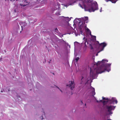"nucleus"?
<instances>
[{"label": "nucleus", "mask_w": 120, "mask_h": 120, "mask_svg": "<svg viewBox=\"0 0 120 120\" xmlns=\"http://www.w3.org/2000/svg\"><path fill=\"white\" fill-rule=\"evenodd\" d=\"M108 62V60H103L101 61H98L96 63L97 65L98 66L101 64V65L99 67L96 68L95 69L97 73L101 74L104 72L105 71H107L108 72L110 70V69L111 64L106 63Z\"/></svg>", "instance_id": "nucleus-1"}, {"label": "nucleus", "mask_w": 120, "mask_h": 120, "mask_svg": "<svg viewBox=\"0 0 120 120\" xmlns=\"http://www.w3.org/2000/svg\"><path fill=\"white\" fill-rule=\"evenodd\" d=\"M82 4L85 10L90 12H94L98 9L97 2L92 0H84L82 1Z\"/></svg>", "instance_id": "nucleus-2"}, {"label": "nucleus", "mask_w": 120, "mask_h": 120, "mask_svg": "<svg viewBox=\"0 0 120 120\" xmlns=\"http://www.w3.org/2000/svg\"><path fill=\"white\" fill-rule=\"evenodd\" d=\"M95 48H98L100 50L98 53L103 51L105 47L107 45V44L105 42H103L100 44L98 41H96L94 43Z\"/></svg>", "instance_id": "nucleus-3"}, {"label": "nucleus", "mask_w": 120, "mask_h": 120, "mask_svg": "<svg viewBox=\"0 0 120 120\" xmlns=\"http://www.w3.org/2000/svg\"><path fill=\"white\" fill-rule=\"evenodd\" d=\"M106 109L108 110V112L109 114H112V112H111V111L114 109L115 107L112 105L109 106L107 105L106 106Z\"/></svg>", "instance_id": "nucleus-4"}, {"label": "nucleus", "mask_w": 120, "mask_h": 120, "mask_svg": "<svg viewBox=\"0 0 120 120\" xmlns=\"http://www.w3.org/2000/svg\"><path fill=\"white\" fill-rule=\"evenodd\" d=\"M69 85H67V86H68L70 87L71 90H73L75 87V83L74 81H71L69 82Z\"/></svg>", "instance_id": "nucleus-5"}, {"label": "nucleus", "mask_w": 120, "mask_h": 120, "mask_svg": "<svg viewBox=\"0 0 120 120\" xmlns=\"http://www.w3.org/2000/svg\"><path fill=\"white\" fill-rule=\"evenodd\" d=\"M109 103L110 104L112 103L113 102H115L116 104L118 101L115 98L112 97L111 99H109Z\"/></svg>", "instance_id": "nucleus-6"}, {"label": "nucleus", "mask_w": 120, "mask_h": 120, "mask_svg": "<svg viewBox=\"0 0 120 120\" xmlns=\"http://www.w3.org/2000/svg\"><path fill=\"white\" fill-rule=\"evenodd\" d=\"M24 3H25V4L24 5L22 4H20V5L22 6L21 7L22 8V7H24L26 6L27 5H28L29 4V2L27 0H25Z\"/></svg>", "instance_id": "nucleus-7"}, {"label": "nucleus", "mask_w": 120, "mask_h": 120, "mask_svg": "<svg viewBox=\"0 0 120 120\" xmlns=\"http://www.w3.org/2000/svg\"><path fill=\"white\" fill-rule=\"evenodd\" d=\"M85 31L88 34H89L90 35L92 36L91 32L90 30L86 27H85Z\"/></svg>", "instance_id": "nucleus-8"}, {"label": "nucleus", "mask_w": 120, "mask_h": 120, "mask_svg": "<svg viewBox=\"0 0 120 120\" xmlns=\"http://www.w3.org/2000/svg\"><path fill=\"white\" fill-rule=\"evenodd\" d=\"M90 76L91 77H93L95 75L94 73L92 71L91 68H90Z\"/></svg>", "instance_id": "nucleus-9"}, {"label": "nucleus", "mask_w": 120, "mask_h": 120, "mask_svg": "<svg viewBox=\"0 0 120 120\" xmlns=\"http://www.w3.org/2000/svg\"><path fill=\"white\" fill-rule=\"evenodd\" d=\"M103 103V104H105V103H109V101H108L107 100V101H105L104 100H103L102 101V102Z\"/></svg>", "instance_id": "nucleus-10"}, {"label": "nucleus", "mask_w": 120, "mask_h": 120, "mask_svg": "<svg viewBox=\"0 0 120 120\" xmlns=\"http://www.w3.org/2000/svg\"><path fill=\"white\" fill-rule=\"evenodd\" d=\"M92 94L93 95V96L95 95V89L94 88H93V90L92 92Z\"/></svg>", "instance_id": "nucleus-11"}, {"label": "nucleus", "mask_w": 120, "mask_h": 120, "mask_svg": "<svg viewBox=\"0 0 120 120\" xmlns=\"http://www.w3.org/2000/svg\"><path fill=\"white\" fill-rule=\"evenodd\" d=\"M89 46L90 48L91 49V50H92V49L93 50V49L94 48H93L92 45L91 44H89Z\"/></svg>", "instance_id": "nucleus-12"}, {"label": "nucleus", "mask_w": 120, "mask_h": 120, "mask_svg": "<svg viewBox=\"0 0 120 120\" xmlns=\"http://www.w3.org/2000/svg\"><path fill=\"white\" fill-rule=\"evenodd\" d=\"M66 21L68 22L69 21L71 20V19L68 17L66 18Z\"/></svg>", "instance_id": "nucleus-13"}, {"label": "nucleus", "mask_w": 120, "mask_h": 120, "mask_svg": "<svg viewBox=\"0 0 120 120\" xmlns=\"http://www.w3.org/2000/svg\"><path fill=\"white\" fill-rule=\"evenodd\" d=\"M102 99L103 100H105L108 101H109V98H105L104 97H102Z\"/></svg>", "instance_id": "nucleus-14"}, {"label": "nucleus", "mask_w": 120, "mask_h": 120, "mask_svg": "<svg viewBox=\"0 0 120 120\" xmlns=\"http://www.w3.org/2000/svg\"><path fill=\"white\" fill-rule=\"evenodd\" d=\"M79 59V57H77L75 59V60H76V62H77V61Z\"/></svg>", "instance_id": "nucleus-15"}, {"label": "nucleus", "mask_w": 120, "mask_h": 120, "mask_svg": "<svg viewBox=\"0 0 120 120\" xmlns=\"http://www.w3.org/2000/svg\"><path fill=\"white\" fill-rule=\"evenodd\" d=\"M54 31L55 32L57 33L58 31V30H57V28H56L54 30Z\"/></svg>", "instance_id": "nucleus-16"}, {"label": "nucleus", "mask_w": 120, "mask_h": 120, "mask_svg": "<svg viewBox=\"0 0 120 120\" xmlns=\"http://www.w3.org/2000/svg\"><path fill=\"white\" fill-rule=\"evenodd\" d=\"M88 19V17H85V20H87Z\"/></svg>", "instance_id": "nucleus-17"}, {"label": "nucleus", "mask_w": 120, "mask_h": 120, "mask_svg": "<svg viewBox=\"0 0 120 120\" xmlns=\"http://www.w3.org/2000/svg\"><path fill=\"white\" fill-rule=\"evenodd\" d=\"M102 8H101V9H100V11L101 12V11H102Z\"/></svg>", "instance_id": "nucleus-18"}, {"label": "nucleus", "mask_w": 120, "mask_h": 120, "mask_svg": "<svg viewBox=\"0 0 120 120\" xmlns=\"http://www.w3.org/2000/svg\"><path fill=\"white\" fill-rule=\"evenodd\" d=\"M117 0H115L114 2H112L113 3H115L116 2Z\"/></svg>", "instance_id": "nucleus-19"}, {"label": "nucleus", "mask_w": 120, "mask_h": 120, "mask_svg": "<svg viewBox=\"0 0 120 120\" xmlns=\"http://www.w3.org/2000/svg\"><path fill=\"white\" fill-rule=\"evenodd\" d=\"M102 101H103L102 100H100V101H99V102H102Z\"/></svg>", "instance_id": "nucleus-20"}, {"label": "nucleus", "mask_w": 120, "mask_h": 120, "mask_svg": "<svg viewBox=\"0 0 120 120\" xmlns=\"http://www.w3.org/2000/svg\"><path fill=\"white\" fill-rule=\"evenodd\" d=\"M11 1H17V0H10Z\"/></svg>", "instance_id": "nucleus-21"}, {"label": "nucleus", "mask_w": 120, "mask_h": 120, "mask_svg": "<svg viewBox=\"0 0 120 120\" xmlns=\"http://www.w3.org/2000/svg\"><path fill=\"white\" fill-rule=\"evenodd\" d=\"M93 37H94V38L96 39V36H93Z\"/></svg>", "instance_id": "nucleus-22"}, {"label": "nucleus", "mask_w": 120, "mask_h": 120, "mask_svg": "<svg viewBox=\"0 0 120 120\" xmlns=\"http://www.w3.org/2000/svg\"><path fill=\"white\" fill-rule=\"evenodd\" d=\"M57 87V88H58V89H59L60 90V91H61V92H62V90H60V89L58 87Z\"/></svg>", "instance_id": "nucleus-23"}, {"label": "nucleus", "mask_w": 120, "mask_h": 120, "mask_svg": "<svg viewBox=\"0 0 120 120\" xmlns=\"http://www.w3.org/2000/svg\"><path fill=\"white\" fill-rule=\"evenodd\" d=\"M41 118H41V119L42 120H43V116H41Z\"/></svg>", "instance_id": "nucleus-24"}, {"label": "nucleus", "mask_w": 120, "mask_h": 120, "mask_svg": "<svg viewBox=\"0 0 120 120\" xmlns=\"http://www.w3.org/2000/svg\"><path fill=\"white\" fill-rule=\"evenodd\" d=\"M97 102H99V101H98V100H97Z\"/></svg>", "instance_id": "nucleus-25"}, {"label": "nucleus", "mask_w": 120, "mask_h": 120, "mask_svg": "<svg viewBox=\"0 0 120 120\" xmlns=\"http://www.w3.org/2000/svg\"><path fill=\"white\" fill-rule=\"evenodd\" d=\"M85 22H84L83 23V24H81V26H82V24H85Z\"/></svg>", "instance_id": "nucleus-26"}, {"label": "nucleus", "mask_w": 120, "mask_h": 120, "mask_svg": "<svg viewBox=\"0 0 120 120\" xmlns=\"http://www.w3.org/2000/svg\"><path fill=\"white\" fill-rule=\"evenodd\" d=\"M83 78V77L82 76V79H81V80H82V79Z\"/></svg>", "instance_id": "nucleus-27"}, {"label": "nucleus", "mask_w": 120, "mask_h": 120, "mask_svg": "<svg viewBox=\"0 0 120 120\" xmlns=\"http://www.w3.org/2000/svg\"><path fill=\"white\" fill-rule=\"evenodd\" d=\"M14 11H15V12H16V11L15 10H14Z\"/></svg>", "instance_id": "nucleus-28"}, {"label": "nucleus", "mask_w": 120, "mask_h": 120, "mask_svg": "<svg viewBox=\"0 0 120 120\" xmlns=\"http://www.w3.org/2000/svg\"><path fill=\"white\" fill-rule=\"evenodd\" d=\"M107 120H111L110 119H108Z\"/></svg>", "instance_id": "nucleus-29"}, {"label": "nucleus", "mask_w": 120, "mask_h": 120, "mask_svg": "<svg viewBox=\"0 0 120 120\" xmlns=\"http://www.w3.org/2000/svg\"><path fill=\"white\" fill-rule=\"evenodd\" d=\"M81 103H83V102H82V101H81Z\"/></svg>", "instance_id": "nucleus-30"}, {"label": "nucleus", "mask_w": 120, "mask_h": 120, "mask_svg": "<svg viewBox=\"0 0 120 120\" xmlns=\"http://www.w3.org/2000/svg\"><path fill=\"white\" fill-rule=\"evenodd\" d=\"M81 32L82 33V31H81Z\"/></svg>", "instance_id": "nucleus-31"}, {"label": "nucleus", "mask_w": 120, "mask_h": 120, "mask_svg": "<svg viewBox=\"0 0 120 120\" xmlns=\"http://www.w3.org/2000/svg\"><path fill=\"white\" fill-rule=\"evenodd\" d=\"M85 106H86V103H85Z\"/></svg>", "instance_id": "nucleus-32"}, {"label": "nucleus", "mask_w": 120, "mask_h": 120, "mask_svg": "<svg viewBox=\"0 0 120 120\" xmlns=\"http://www.w3.org/2000/svg\"><path fill=\"white\" fill-rule=\"evenodd\" d=\"M1 92H3V91H1Z\"/></svg>", "instance_id": "nucleus-33"}, {"label": "nucleus", "mask_w": 120, "mask_h": 120, "mask_svg": "<svg viewBox=\"0 0 120 120\" xmlns=\"http://www.w3.org/2000/svg\"><path fill=\"white\" fill-rule=\"evenodd\" d=\"M49 63H50V62H49Z\"/></svg>", "instance_id": "nucleus-34"}, {"label": "nucleus", "mask_w": 120, "mask_h": 120, "mask_svg": "<svg viewBox=\"0 0 120 120\" xmlns=\"http://www.w3.org/2000/svg\"><path fill=\"white\" fill-rule=\"evenodd\" d=\"M5 0V1H6V0Z\"/></svg>", "instance_id": "nucleus-35"}]
</instances>
